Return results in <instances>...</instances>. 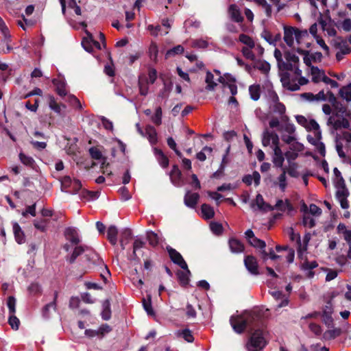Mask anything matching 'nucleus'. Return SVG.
<instances>
[{"label":"nucleus","instance_id":"nucleus-37","mask_svg":"<svg viewBox=\"0 0 351 351\" xmlns=\"http://www.w3.org/2000/svg\"><path fill=\"white\" fill-rule=\"evenodd\" d=\"M62 191L66 193L69 192V189L73 184V180L69 176H64L60 179Z\"/></svg>","mask_w":351,"mask_h":351},{"label":"nucleus","instance_id":"nucleus-7","mask_svg":"<svg viewBox=\"0 0 351 351\" xmlns=\"http://www.w3.org/2000/svg\"><path fill=\"white\" fill-rule=\"evenodd\" d=\"M52 83L56 87V92L60 97H64L67 95L66 90V83L63 76L59 75L58 77L52 80Z\"/></svg>","mask_w":351,"mask_h":351},{"label":"nucleus","instance_id":"nucleus-30","mask_svg":"<svg viewBox=\"0 0 351 351\" xmlns=\"http://www.w3.org/2000/svg\"><path fill=\"white\" fill-rule=\"evenodd\" d=\"M103 310L101 315L104 320H109L111 318V309H110V302L109 299H106L103 302L102 304Z\"/></svg>","mask_w":351,"mask_h":351},{"label":"nucleus","instance_id":"nucleus-16","mask_svg":"<svg viewBox=\"0 0 351 351\" xmlns=\"http://www.w3.org/2000/svg\"><path fill=\"white\" fill-rule=\"evenodd\" d=\"M132 238V232L130 228H125L121 232L120 245L122 250L125 249V246L128 244Z\"/></svg>","mask_w":351,"mask_h":351},{"label":"nucleus","instance_id":"nucleus-33","mask_svg":"<svg viewBox=\"0 0 351 351\" xmlns=\"http://www.w3.org/2000/svg\"><path fill=\"white\" fill-rule=\"evenodd\" d=\"M250 98L254 101H257L261 97V86L259 84H253L249 87Z\"/></svg>","mask_w":351,"mask_h":351},{"label":"nucleus","instance_id":"nucleus-64","mask_svg":"<svg viewBox=\"0 0 351 351\" xmlns=\"http://www.w3.org/2000/svg\"><path fill=\"white\" fill-rule=\"evenodd\" d=\"M82 183L81 182L75 179L73 180V184L71 185V190L69 189V193L72 194H76L78 193V191L82 189Z\"/></svg>","mask_w":351,"mask_h":351},{"label":"nucleus","instance_id":"nucleus-6","mask_svg":"<svg viewBox=\"0 0 351 351\" xmlns=\"http://www.w3.org/2000/svg\"><path fill=\"white\" fill-rule=\"evenodd\" d=\"M244 264L247 271L252 275H258V265L256 258L252 255H247L244 258Z\"/></svg>","mask_w":351,"mask_h":351},{"label":"nucleus","instance_id":"nucleus-12","mask_svg":"<svg viewBox=\"0 0 351 351\" xmlns=\"http://www.w3.org/2000/svg\"><path fill=\"white\" fill-rule=\"evenodd\" d=\"M199 199V195L197 193H191V191H187L184 195V202L186 206L189 208H194Z\"/></svg>","mask_w":351,"mask_h":351},{"label":"nucleus","instance_id":"nucleus-40","mask_svg":"<svg viewBox=\"0 0 351 351\" xmlns=\"http://www.w3.org/2000/svg\"><path fill=\"white\" fill-rule=\"evenodd\" d=\"M339 39L341 40L339 43H336L335 47L337 49H340L343 54L346 55L351 52L350 48L346 44V40H343L341 37H339Z\"/></svg>","mask_w":351,"mask_h":351},{"label":"nucleus","instance_id":"nucleus-14","mask_svg":"<svg viewBox=\"0 0 351 351\" xmlns=\"http://www.w3.org/2000/svg\"><path fill=\"white\" fill-rule=\"evenodd\" d=\"M183 270L184 271L178 270L176 273V276L180 285L183 287H186L189 283V275H191V271L188 267L187 269Z\"/></svg>","mask_w":351,"mask_h":351},{"label":"nucleus","instance_id":"nucleus-31","mask_svg":"<svg viewBox=\"0 0 351 351\" xmlns=\"http://www.w3.org/2000/svg\"><path fill=\"white\" fill-rule=\"evenodd\" d=\"M339 96L346 101H351V83L342 86L339 90Z\"/></svg>","mask_w":351,"mask_h":351},{"label":"nucleus","instance_id":"nucleus-47","mask_svg":"<svg viewBox=\"0 0 351 351\" xmlns=\"http://www.w3.org/2000/svg\"><path fill=\"white\" fill-rule=\"evenodd\" d=\"M308 127H309L310 130H313L315 131V135L316 138H317V140L321 139L322 134H321V132L319 130V125L315 119L310 120L309 123H308Z\"/></svg>","mask_w":351,"mask_h":351},{"label":"nucleus","instance_id":"nucleus-63","mask_svg":"<svg viewBox=\"0 0 351 351\" xmlns=\"http://www.w3.org/2000/svg\"><path fill=\"white\" fill-rule=\"evenodd\" d=\"M318 266V263L317 261H313L311 262L308 261L307 259L305 260L304 263L302 265V269L303 270H312L316 268Z\"/></svg>","mask_w":351,"mask_h":351},{"label":"nucleus","instance_id":"nucleus-26","mask_svg":"<svg viewBox=\"0 0 351 351\" xmlns=\"http://www.w3.org/2000/svg\"><path fill=\"white\" fill-rule=\"evenodd\" d=\"M294 27H285L284 28V40L289 47H292L293 45Z\"/></svg>","mask_w":351,"mask_h":351},{"label":"nucleus","instance_id":"nucleus-15","mask_svg":"<svg viewBox=\"0 0 351 351\" xmlns=\"http://www.w3.org/2000/svg\"><path fill=\"white\" fill-rule=\"evenodd\" d=\"M249 244L254 247L256 248H260L262 250L261 254L263 255V258L264 260L267 258L268 254L267 252L265 251V248L266 247V243L263 240H261L260 239H258L257 237H254L252 240H250V242H248Z\"/></svg>","mask_w":351,"mask_h":351},{"label":"nucleus","instance_id":"nucleus-36","mask_svg":"<svg viewBox=\"0 0 351 351\" xmlns=\"http://www.w3.org/2000/svg\"><path fill=\"white\" fill-rule=\"evenodd\" d=\"M336 111L335 115L337 117H343L346 114L347 108L341 102L338 100L332 105Z\"/></svg>","mask_w":351,"mask_h":351},{"label":"nucleus","instance_id":"nucleus-57","mask_svg":"<svg viewBox=\"0 0 351 351\" xmlns=\"http://www.w3.org/2000/svg\"><path fill=\"white\" fill-rule=\"evenodd\" d=\"M89 154L93 159L100 160L102 158V154L101 151L96 147H90L89 149Z\"/></svg>","mask_w":351,"mask_h":351},{"label":"nucleus","instance_id":"nucleus-48","mask_svg":"<svg viewBox=\"0 0 351 351\" xmlns=\"http://www.w3.org/2000/svg\"><path fill=\"white\" fill-rule=\"evenodd\" d=\"M99 191H92L85 189L82 191V197L88 200L97 199L99 197Z\"/></svg>","mask_w":351,"mask_h":351},{"label":"nucleus","instance_id":"nucleus-52","mask_svg":"<svg viewBox=\"0 0 351 351\" xmlns=\"http://www.w3.org/2000/svg\"><path fill=\"white\" fill-rule=\"evenodd\" d=\"M298 165L295 162H292L289 165V168H286L287 173L292 178H298L299 173L297 171Z\"/></svg>","mask_w":351,"mask_h":351},{"label":"nucleus","instance_id":"nucleus-27","mask_svg":"<svg viewBox=\"0 0 351 351\" xmlns=\"http://www.w3.org/2000/svg\"><path fill=\"white\" fill-rule=\"evenodd\" d=\"M202 217L204 219H210L215 216L213 208L207 204H203L201 206Z\"/></svg>","mask_w":351,"mask_h":351},{"label":"nucleus","instance_id":"nucleus-59","mask_svg":"<svg viewBox=\"0 0 351 351\" xmlns=\"http://www.w3.org/2000/svg\"><path fill=\"white\" fill-rule=\"evenodd\" d=\"M271 134H272V132H269L267 129H266L263 132V138H262V144L264 147H267L269 145Z\"/></svg>","mask_w":351,"mask_h":351},{"label":"nucleus","instance_id":"nucleus-13","mask_svg":"<svg viewBox=\"0 0 351 351\" xmlns=\"http://www.w3.org/2000/svg\"><path fill=\"white\" fill-rule=\"evenodd\" d=\"M228 12L232 21L242 23L244 21V18L241 15V11L237 5L231 4L228 8Z\"/></svg>","mask_w":351,"mask_h":351},{"label":"nucleus","instance_id":"nucleus-53","mask_svg":"<svg viewBox=\"0 0 351 351\" xmlns=\"http://www.w3.org/2000/svg\"><path fill=\"white\" fill-rule=\"evenodd\" d=\"M8 324L11 326L13 330H18L20 325L19 319L14 315V314H11L8 319Z\"/></svg>","mask_w":351,"mask_h":351},{"label":"nucleus","instance_id":"nucleus-32","mask_svg":"<svg viewBox=\"0 0 351 351\" xmlns=\"http://www.w3.org/2000/svg\"><path fill=\"white\" fill-rule=\"evenodd\" d=\"M288 234L289 236V239L291 241H295L298 245V256H302V252H301V239L300 235L299 233H295L294 230L293 228H290Z\"/></svg>","mask_w":351,"mask_h":351},{"label":"nucleus","instance_id":"nucleus-17","mask_svg":"<svg viewBox=\"0 0 351 351\" xmlns=\"http://www.w3.org/2000/svg\"><path fill=\"white\" fill-rule=\"evenodd\" d=\"M145 134L150 144L156 145L158 143L157 132L154 126L147 125L145 128Z\"/></svg>","mask_w":351,"mask_h":351},{"label":"nucleus","instance_id":"nucleus-45","mask_svg":"<svg viewBox=\"0 0 351 351\" xmlns=\"http://www.w3.org/2000/svg\"><path fill=\"white\" fill-rule=\"evenodd\" d=\"M162 108L161 107L158 106L156 108L154 114L152 117V122L156 125H160L162 123Z\"/></svg>","mask_w":351,"mask_h":351},{"label":"nucleus","instance_id":"nucleus-43","mask_svg":"<svg viewBox=\"0 0 351 351\" xmlns=\"http://www.w3.org/2000/svg\"><path fill=\"white\" fill-rule=\"evenodd\" d=\"M239 40L241 43L246 45L250 49L254 48L255 46L253 39L245 34H241L239 35Z\"/></svg>","mask_w":351,"mask_h":351},{"label":"nucleus","instance_id":"nucleus-28","mask_svg":"<svg viewBox=\"0 0 351 351\" xmlns=\"http://www.w3.org/2000/svg\"><path fill=\"white\" fill-rule=\"evenodd\" d=\"M13 232L14 234L16 241L19 244H21L25 242L24 232L21 230V228L20 227L19 223L16 222L14 223L13 224Z\"/></svg>","mask_w":351,"mask_h":351},{"label":"nucleus","instance_id":"nucleus-56","mask_svg":"<svg viewBox=\"0 0 351 351\" xmlns=\"http://www.w3.org/2000/svg\"><path fill=\"white\" fill-rule=\"evenodd\" d=\"M147 239L149 241V243L152 245V246H156L158 244V235L157 234H156L155 232L151 231L147 233Z\"/></svg>","mask_w":351,"mask_h":351},{"label":"nucleus","instance_id":"nucleus-5","mask_svg":"<svg viewBox=\"0 0 351 351\" xmlns=\"http://www.w3.org/2000/svg\"><path fill=\"white\" fill-rule=\"evenodd\" d=\"M332 302L330 300H328L322 311L323 322L328 328L332 327L333 326V319L332 317Z\"/></svg>","mask_w":351,"mask_h":351},{"label":"nucleus","instance_id":"nucleus-9","mask_svg":"<svg viewBox=\"0 0 351 351\" xmlns=\"http://www.w3.org/2000/svg\"><path fill=\"white\" fill-rule=\"evenodd\" d=\"M89 247L86 245H76L73 249L72 253L65 257L66 261L70 263L73 264L77 258L82 255L84 252L88 250Z\"/></svg>","mask_w":351,"mask_h":351},{"label":"nucleus","instance_id":"nucleus-23","mask_svg":"<svg viewBox=\"0 0 351 351\" xmlns=\"http://www.w3.org/2000/svg\"><path fill=\"white\" fill-rule=\"evenodd\" d=\"M339 182V186H336L338 189L336 192L337 198L339 199L341 198L348 197L349 195V192L346 188L343 178H341Z\"/></svg>","mask_w":351,"mask_h":351},{"label":"nucleus","instance_id":"nucleus-24","mask_svg":"<svg viewBox=\"0 0 351 351\" xmlns=\"http://www.w3.org/2000/svg\"><path fill=\"white\" fill-rule=\"evenodd\" d=\"M182 172L180 170L178 165H173L172 167V169L170 172V178L171 182L174 184H178L182 180Z\"/></svg>","mask_w":351,"mask_h":351},{"label":"nucleus","instance_id":"nucleus-61","mask_svg":"<svg viewBox=\"0 0 351 351\" xmlns=\"http://www.w3.org/2000/svg\"><path fill=\"white\" fill-rule=\"evenodd\" d=\"M158 46L156 43H152L149 49V53L150 58L156 61L157 56H158Z\"/></svg>","mask_w":351,"mask_h":351},{"label":"nucleus","instance_id":"nucleus-3","mask_svg":"<svg viewBox=\"0 0 351 351\" xmlns=\"http://www.w3.org/2000/svg\"><path fill=\"white\" fill-rule=\"evenodd\" d=\"M230 324L235 332L243 333L247 327V321L245 319V313L232 315L230 318Z\"/></svg>","mask_w":351,"mask_h":351},{"label":"nucleus","instance_id":"nucleus-11","mask_svg":"<svg viewBox=\"0 0 351 351\" xmlns=\"http://www.w3.org/2000/svg\"><path fill=\"white\" fill-rule=\"evenodd\" d=\"M64 236L72 245H77L80 243L77 231L74 227H68L64 230Z\"/></svg>","mask_w":351,"mask_h":351},{"label":"nucleus","instance_id":"nucleus-35","mask_svg":"<svg viewBox=\"0 0 351 351\" xmlns=\"http://www.w3.org/2000/svg\"><path fill=\"white\" fill-rule=\"evenodd\" d=\"M19 158L21 162L27 167L34 169L36 162L34 158L31 156H27L23 153L19 154Z\"/></svg>","mask_w":351,"mask_h":351},{"label":"nucleus","instance_id":"nucleus-62","mask_svg":"<svg viewBox=\"0 0 351 351\" xmlns=\"http://www.w3.org/2000/svg\"><path fill=\"white\" fill-rule=\"evenodd\" d=\"M7 305L10 314H14L16 312V299L14 296H9L7 301Z\"/></svg>","mask_w":351,"mask_h":351},{"label":"nucleus","instance_id":"nucleus-10","mask_svg":"<svg viewBox=\"0 0 351 351\" xmlns=\"http://www.w3.org/2000/svg\"><path fill=\"white\" fill-rule=\"evenodd\" d=\"M256 205L258 210L263 212L272 211V206L264 201L263 197L261 194L258 193L256 197L255 202L251 203V207L254 208Z\"/></svg>","mask_w":351,"mask_h":351},{"label":"nucleus","instance_id":"nucleus-49","mask_svg":"<svg viewBox=\"0 0 351 351\" xmlns=\"http://www.w3.org/2000/svg\"><path fill=\"white\" fill-rule=\"evenodd\" d=\"M304 96L306 97L308 99H316L317 101H319V100L326 101V95H325L324 90L319 91L316 95H313V93H304Z\"/></svg>","mask_w":351,"mask_h":351},{"label":"nucleus","instance_id":"nucleus-42","mask_svg":"<svg viewBox=\"0 0 351 351\" xmlns=\"http://www.w3.org/2000/svg\"><path fill=\"white\" fill-rule=\"evenodd\" d=\"M143 306L145 309V311L147 312V313L149 315H154V311L152 308V297L150 295H147V299H143Z\"/></svg>","mask_w":351,"mask_h":351},{"label":"nucleus","instance_id":"nucleus-34","mask_svg":"<svg viewBox=\"0 0 351 351\" xmlns=\"http://www.w3.org/2000/svg\"><path fill=\"white\" fill-rule=\"evenodd\" d=\"M145 242L141 239H136L133 243V252H132V260L139 262L140 258L136 255V251L145 246Z\"/></svg>","mask_w":351,"mask_h":351},{"label":"nucleus","instance_id":"nucleus-41","mask_svg":"<svg viewBox=\"0 0 351 351\" xmlns=\"http://www.w3.org/2000/svg\"><path fill=\"white\" fill-rule=\"evenodd\" d=\"M214 75L213 73L210 71H208L206 73V83L207 84V86L206 87V90H214V88L217 86V83L214 82Z\"/></svg>","mask_w":351,"mask_h":351},{"label":"nucleus","instance_id":"nucleus-39","mask_svg":"<svg viewBox=\"0 0 351 351\" xmlns=\"http://www.w3.org/2000/svg\"><path fill=\"white\" fill-rule=\"evenodd\" d=\"M349 127L350 123L346 118L343 117V116L341 117V119H337L334 121V129L336 130L341 128L348 129Z\"/></svg>","mask_w":351,"mask_h":351},{"label":"nucleus","instance_id":"nucleus-54","mask_svg":"<svg viewBox=\"0 0 351 351\" xmlns=\"http://www.w3.org/2000/svg\"><path fill=\"white\" fill-rule=\"evenodd\" d=\"M277 63L278 67L280 71H292L293 70L294 66L292 64V63L288 62H285L283 61V60L280 62H278Z\"/></svg>","mask_w":351,"mask_h":351},{"label":"nucleus","instance_id":"nucleus-25","mask_svg":"<svg viewBox=\"0 0 351 351\" xmlns=\"http://www.w3.org/2000/svg\"><path fill=\"white\" fill-rule=\"evenodd\" d=\"M290 75L289 73H285L281 77V81L283 84V86L286 87L287 89L295 91L300 89V85L297 84H291L289 79Z\"/></svg>","mask_w":351,"mask_h":351},{"label":"nucleus","instance_id":"nucleus-21","mask_svg":"<svg viewBox=\"0 0 351 351\" xmlns=\"http://www.w3.org/2000/svg\"><path fill=\"white\" fill-rule=\"evenodd\" d=\"M274 156L272 160L273 163L274 164L275 167L282 168L285 158L281 149L280 147H274Z\"/></svg>","mask_w":351,"mask_h":351},{"label":"nucleus","instance_id":"nucleus-4","mask_svg":"<svg viewBox=\"0 0 351 351\" xmlns=\"http://www.w3.org/2000/svg\"><path fill=\"white\" fill-rule=\"evenodd\" d=\"M167 250L173 263L180 266L182 269H187V264L180 252L169 246L167 247Z\"/></svg>","mask_w":351,"mask_h":351},{"label":"nucleus","instance_id":"nucleus-8","mask_svg":"<svg viewBox=\"0 0 351 351\" xmlns=\"http://www.w3.org/2000/svg\"><path fill=\"white\" fill-rule=\"evenodd\" d=\"M47 98L49 107L50 109L54 111L58 115L63 117L64 112H62V110L66 109V105L58 103L53 95H49Z\"/></svg>","mask_w":351,"mask_h":351},{"label":"nucleus","instance_id":"nucleus-1","mask_svg":"<svg viewBox=\"0 0 351 351\" xmlns=\"http://www.w3.org/2000/svg\"><path fill=\"white\" fill-rule=\"evenodd\" d=\"M267 345L264 337L263 329H256L251 335L246 348L249 351H259L263 350Z\"/></svg>","mask_w":351,"mask_h":351},{"label":"nucleus","instance_id":"nucleus-20","mask_svg":"<svg viewBox=\"0 0 351 351\" xmlns=\"http://www.w3.org/2000/svg\"><path fill=\"white\" fill-rule=\"evenodd\" d=\"M154 154L157 158L158 162L162 168H167L169 166V158L164 154L162 149L155 147Z\"/></svg>","mask_w":351,"mask_h":351},{"label":"nucleus","instance_id":"nucleus-2","mask_svg":"<svg viewBox=\"0 0 351 351\" xmlns=\"http://www.w3.org/2000/svg\"><path fill=\"white\" fill-rule=\"evenodd\" d=\"M245 319L247 321V327L251 330L263 329L264 319L260 311L245 312Z\"/></svg>","mask_w":351,"mask_h":351},{"label":"nucleus","instance_id":"nucleus-46","mask_svg":"<svg viewBox=\"0 0 351 351\" xmlns=\"http://www.w3.org/2000/svg\"><path fill=\"white\" fill-rule=\"evenodd\" d=\"M92 265H95V266L100 267H104L105 268V269L106 270V273L108 275H110L108 268L104 264L103 259L101 258L97 254H93V261Z\"/></svg>","mask_w":351,"mask_h":351},{"label":"nucleus","instance_id":"nucleus-38","mask_svg":"<svg viewBox=\"0 0 351 351\" xmlns=\"http://www.w3.org/2000/svg\"><path fill=\"white\" fill-rule=\"evenodd\" d=\"M139 92L141 95L146 96L148 93V82L146 77H139L138 80Z\"/></svg>","mask_w":351,"mask_h":351},{"label":"nucleus","instance_id":"nucleus-58","mask_svg":"<svg viewBox=\"0 0 351 351\" xmlns=\"http://www.w3.org/2000/svg\"><path fill=\"white\" fill-rule=\"evenodd\" d=\"M210 228L212 232L217 235H220L223 232V226L218 222H211Z\"/></svg>","mask_w":351,"mask_h":351},{"label":"nucleus","instance_id":"nucleus-29","mask_svg":"<svg viewBox=\"0 0 351 351\" xmlns=\"http://www.w3.org/2000/svg\"><path fill=\"white\" fill-rule=\"evenodd\" d=\"M253 67L261 71L263 73H268L270 71V64L265 60H257L254 61Z\"/></svg>","mask_w":351,"mask_h":351},{"label":"nucleus","instance_id":"nucleus-19","mask_svg":"<svg viewBox=\"0 0 351 351\" xmlns=\"http://www.w3.org/2000/svg\"><path fill=\"white\" fill-rule=\"evenodd\" d=\"M272 208L273 210H278L282 212H284L286 210H288V211L290 212L293 210V207L288 199H286L285 202H283L282 199H278L275 206H272Z\"/></svg>","mask_w":351,"mask_h":351},{"label":"nucleus","instance_id":"nucleus-22","mask_svg":"<svg viewBox=\"0 0 351 351\" xmlns=\"http://www.w3.org/2000/svg\"><path fill=\"white\" fill-rule=\"evenodd\" d=\"M117 235H118V229L114 226L111 225L109 226L107 231V239L112 245H116L117 243Z\"/></svg>","mask_w":351,"mask_h":351},{"label":"nucleus","instance_id":"nucleus-50","mask_svg":"<svg viewBox=\"0 0 351 351\" xmlns=\"http://www.w3.org/2000/svg\"><path fill=\"white\" fill-rule=\"evenodd\" d=\"M50 308H53L54 311L56 310V305H55V302H51L49 304H47L42 308V315L45 319H48L50 316Z\"/></svg>","mask_w":351,"mask_h":351},{"label":"nucleus","instance_id":"nucleus-51","mask_svg":"<svg viewBox=\"0 0 351 351\" xmlns=\"http://www.w3.org/2000/svg\"><path fill=\"white\" fill-rule=\"evenodd\" d=\"M282 172L278 176V180L279 182V187L282 191H285L287 187V181H286V168H282Z\"/></svg>","mask_w":351,"mask_h":351},{"label":"nucleus","instance_id":"nucleus-18","mask_svg":"<svg viewBox=\"0 0 351 351\" xmlns=\"http://www.w3.org/2000/svg\"><path fill=\"white\" fill-rule=\"evenodd\" d=\"M228 244L231 252L233 253H241L244 251L245 247L243 243L237 239H230Z\"/></svg>","mask_w":351,"mask_h":351},{"label":"nucleus","instance_id":"nucleus-55","mask_svg":"<svg viewBox=\"0 0 351 351\" xmlns=\"http://www.w3.org/2000/svg\"><path fill=\"white\" fill-rule=\"evenodd\" d=\"M182 337L187 342L192 343L194 341V337L192 335V332L189 329H184L180 332Z\"/></svg>","mask_w":351,"mask_h":351},{"label":"nucleus","instance_id":"nucleus-60","mask_svg":"<svg viewBox=\"0 0 351 351\" xmlns=\"http://www.w3.org/2000/svg\"><path fill=\"white\" fill-rule=\"evenodd\" d=\"M285 58L288 62H293L295 64L299 63V58L296 55L292 53L289 51L285 52Z\"/></svg>","mask_w":351,"mask_h":351},{"label":"nucleus","instance_id":"nucleus-44","mask_svg":"<svg viewBox=\"0 0 351 351\" xmlns=\"http://www.w3.org/2000/svg\"><path fill=\"white\" fill-rule=\"evenodd\" d=\"M184 51V47L180 45H178L174 47H173L172 49H170L169 50H168L165 54V58H168L171 56H173L175 55H179V54H182L183 53Z\"/></svg>","mask_w":351,"mask_h":351}]
</instances>
